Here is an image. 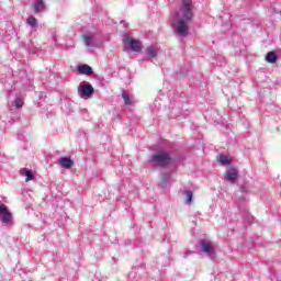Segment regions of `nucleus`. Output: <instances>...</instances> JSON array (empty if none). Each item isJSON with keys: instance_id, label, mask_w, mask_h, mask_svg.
Returning <instances> with one entry per match:
<instances>
[{"instance_id": "f257e3e1", "label": "nucleus", "mask_w": 281, "mask_h": 281, "mask_svg": "<svg viewBox=\"0 0 281 281\" xmlns=\"http://www.w3.org/2000/svg\"><path fill=\"white\" fill-rule=\"evenodd\" d=\"M194 19V3L192 0H181L180 8L176 12V22L172 23L179 36H186L190 32L188 23Z\"/></svg>"}, {"instance_id": "f03ea898", "label": "nucleus", "mask_w": 281, "mask_h": 281, "mask_svg": "<svg viewBox=\"0 0 281 281\" xmlns=\"http://www.w3.org/2000/svg\"><path fill=\"white\" fill-rule=\"evenodd\" d=\"M149 164L159 168H166V166H170V164H172V156L166 150H158L151 155Z\"/></svg>"}, {"instance_id": "7ed1b4c3", "label": "nucleus", "mask_w": 281, "mask_h": 281, "mask_svg": "<svg viewBox=\"0 0 281 281\" xmlns=\"http://www.w3.org/2000/svg\"><path fill=\"white\" fill-rule=\"evenodd\" d=\"M123 43L125 45V49H132V52H142L144 45L139 40H134L131 33H125L123 35Z\"/></svg>"}, {"instance_id": "20e7f679", "label": "nucleus", "mask_w": 281, "mask_h": 281, "mask_svg": "<svg viewBox=\"0 0 281 281\" xmlns=\"http://www.w3.org/2000/svg\"><path fill=\"white\" fill-rule=\"evenodd\" d=\"M199 246L201 247V251H203V254L211 258V260H214V258H216V248L211 240L201 239L199 241Z\"/></svg>"}, {"instance_id": "39448f33", "label": "nucleus", "mask_w": 281, "mask_h": 281, "mask_svg": "<svg viewBox=\"0 0 281 281\" xmlns=\"http://www.w3.org/2000/svg\"><path fill=\"white\" fill-rule=\"evenodd\" d=\"M93 93H95V90L93 89V86L87 81H82L78 87V94L83 100H89V98H93Z\"/></svg>"}, {"instance_id": "423d86ee", "label": "nucleus", "mask_w": 281, "mask_h": 281, "mask_svg": "<svg viewBox=\"0 0 281 281\" xmlns=\"http://www.w3.org/2000/svg\"><path fill=\"white\" fill-rule=\"evenodd\" d=\"M0 221L5 225L12 223V213L8 210L5 204H0Z\"/></svg>"}, {"instance_id": "0eeeda50", "label": "nucleus", "mask_w": 281, "mask_h": 281, "mask_svg": "<svg viewBox=\"0 0 281 281\" xmlns=\"http://www.w3.org/2000/svg\"><path fill=\"white\" fill-rule=\"evenodd\" d=\"M236 179H238V169L231 167L226 170L225 180L229 181V183H236Z\"/></svg>"}, {"instance_id": "6e6552de", "label": "nucleus", "mask_w": 281, "mask_h": 281, "mask_svg": "<svg viewBox=\"0 0 281 281\" xmlns=\"http://www.w3.org/2000/svg\"><path fill=\"white\" fill-rule=\"evenodd\" d=\"M78 72L82 74L83 76H91V74H93V68L85 64V65L78 66Z\"/></svg>"}, {"instance_id": "1a4fd4ad", "label": "nucleus", "mask_w": 281, "mask_h": 281, "mask_svg": "<svg viewBox=\"0 0 281 281\" xmlns=\"http://www.w3.org/2000/svg\"><path fill=\"white\" fill-rule=\"evenodd\" d=\"M145 52L149 59L157 58V54H159V48H157V46H148Z\"/></svg>"}, {"instance_id": "9d476101", "label": "nucleus", "mask_w": 281, "mask_h": 281, "mask_svg": "<svg viewBox=\"0 0 281 281\" xmlns=\"http://www.w3.org/2000/svg\"><path fill=\"white\" fill-rule=\"evenodd\" d=\"M83 41L87 47H95V42L93 41V35L91 33H86L83 35Z\"/></svg>"}, {"instance_id": "9b49d317", "label": "nucleus", "mask_w": 281, "mask_h": 281, "mask_svg": "<svg viewBox=\"0 0 281 281\" xmlns=\"http://www.w3.org/2000/svg\"><path fill=\"white\" fill-rule=\"evenodd\" d=\"M59 166H61V168H71L74 166V160H71L70 158L67 157H63L59 159Z\"/></svg>"}, {"instance_id": "f8f14e48", "label": "nucleus", "mask_w": 281, "mask_h": 281, "mask_svg": "<svg viewBox=\"0 0 281 281\" xmlns=\"http://www.w3.org/2000/svg\"><path fill=\"white\" fill-rule=\"evenodd\" d=\"M33 8L35 12H43L45 10V2L43 0H36Z\"/></svg>"}, {"instance_id": "ddd939ff", "label": "nucleus", "mask_w": 281, "mask_h": 281, "mask_svg": "<svg viewBox=\"0 0 281 281\" xmlns=\"http://www.w3.org/2000/svg\"><path fill=\"white\" fill-rule=\"evenodd\" d=\"M20 175H22L23 177H26L25 181H33L34 179V175H32L31 170L27 169H21L20 170Z\"/></svg>"}, {"instance_id": "4468645a", "label": "nucleus", "mask_w": 281, "mask_h": 281, "mask_svg": "<svg viewBox=\"0 0 281 281\" xmlns=\"http://www.w3.org/2000/svg\"><path fill=\"white\" fill-rule=\"evenodd\" d=\"M266 60H267V63L273 64L278 60V55L274 52H269L266 55Z\"/></svg>"}, {"instance_id": "2eb2a0df", "label": "nucleus", "mask_w": 281, "mask_h": 281, "mask_svg": "<svg viewBox=\"0 0 281 281\" xmlns=\"http://www.w3.org/2000/svg\"><path fill=\"white\" fill-rule=\"evenodd\" d=\"M218 161L222 164V166H227L232 164V159H229V157H227L226 155H220Z\"/></svg>"}, {"instance_id": "dca6fc26", "label": "nucleus", "mask_w": 281, "mask_h": 281, "mask_svg": "<svg viewBox=\"0 0 281 281\" xmlns=\"http://www.w3.org/2000/svg\"><path fill=\"white\" fill-rule=\"evenodd\" d=\"M13 104H14L15 109H23V104H24L23 99L16 98L14 100Z\"/></svg>"}, {"instance_id": "f3484780", "label": "nucleus", "mask_w": 281, "mask_h": 281, "mask_svg": "<svg viewBox=\"0 0 281 281\" xmlns=\"http://www.w3.org/2000/svg\"><path fill=\"white\" fill-rule=\"evenodd\" d=\"M193 196H194V194L192 193V191H186V203L188 205H190V203H192Z\"/></svg>"}, {"instance_id": "a211bd4d", "label": "nucleus", "mask_w": 281, "mask_h": 281, "mask_svg": "<svg viewBox=\"0 0 281 281\" xmlns=\"http://www.w3.org/2000/svg\"><path fill=\"white\" fill-rule=\"evenodd\" d=\"M122 98H123L125 104L131 105V95L128 94V92L123 91Z\"/></svg>"}, {"instance_id": "6ab92c4d", "label": "nucleus", "mask_w": 281, "mask_h": 281, "mask_svg": "<svg viewBox=\"0 0 281 281\" xmlns=\"http://www.w3.org/2000/svg\"><path fill=\"white\" fill-rule=\"evenodd\" d=\"M26 23H27L29 25H31V27H37L36 18H34V16L27 18Z\"/></svg>"}, {"instance_id": "aec40b11", "label": "nucleus", "mask_w": 281, "mask_h": 281, "mask_svg": "<svg viewBox=\"0 0 281 281\" xmlns=\"http://www.w3.org/2000/svg\"><path fill=\"white\" fill-rule=\"evenodd\" d=\"M162 179L164 181H168V179H170V173H164Z\"/></svg>"}, {"instance_id": "412c9836", "label": "nucleus", "mask_w": 281, "mask_h": 281, "mask_svg": "<svg viewBox=\"0 0 281 281\" xmlns=\"http://www.w3.org/2000/svg\"><path fill=\"white\" fill-rule=\"evenodd\" d=\"M241 192H245V189H244V188H241Z\"/></svg>"}]
</instances>
